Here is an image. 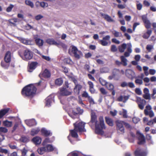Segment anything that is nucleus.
I'll use <instances>...</instances> for the list:
<instances>
[{"instance_id":"f257e3e1","label":"nucleus","mask_w":156,"mask_h":156,"mask_svg":"<svg viewBox=\"0 0 156 156\" xmlns=\"http://www.w3.org/2000/svg\"><path fill=\"white\" fill-rule=\"evenodd\" d=\"M39 86V82L30 84L24 87L22 89L21 93L24 96L33 97L36 94L37 87Z\"/></svg>"},{"instance_id":"f03ea898","label":"nucleus","mask_w":156,"mask_h":156,"mask_svg":"<svg viewBox=\"0 0 156 156\" xmlns=\"http://www.w3.org/2000/svg\"><path fill=\"white\" fill-rule=\"evenodd\" d=\"M100 122L95 124V131L98 134L103 135L104 132L103 129H105L103 117L100 116L99 118Z\"/></svg>"},{"instance_id":"7ed1b4c3","label":"nucleus","mask_w":156,"mask_h":156,"mask_svg":"<svg viewBox=\"0 0 156 156\" xmlns=\"http://www.w3.org/2000/svg\"><path fill=\"white\" fill-rule=\"evenodd\" d=\"M85 125V123L83 122H76L73 124L74 129L79 132H86Z\"/></svg>"},{"instance_id":"20e7f679","label":"nucleus","mask_w":156,"mask_h":156,"mask_svg":"<svg viewBox=\"0 0 156 156\" xmlns=\"http://www.w3.org/2000/svg\"><path fill=\"white\" fill-rule=\"evenodd\" d=\"M56 150V148L52 145L48 144L44 147L40 148V154H42L44 152H52Z\"/></svg>"},{"instance_id":"39448f33","label":"nucleus","mask_w":156,"mask_h":156,"mask_svg":"<svg viewBox=\"0 0 156 156\" xmlns=\"http://www.w3.org/2000/svg\"><path fill=\"white\" fill-rule=\"evenodd\" d=\"M71 52L73 55L74 57L77 59H79L83 55L82 52L78 50L76 47L74 46H72L71 52L69 49V54H71Z\"/></svg>"},{"instance_id":"423d86ee","label":"nucleus","mask_w":156,"mask_h":156,"mask_svg":"<svg viewBox=\"0 0 156 156\" xmlns=\"http://www.w3.org/2000/svg\"><path fill=\"white\" fill-rule=\"evenodd\" d=\"M33 54L32 52L28 49L25 50L23 53V56L21 57L24 60L28 61L31 59L33 57Z\"/></svg>"},{"instance_id":"0eeeda50","label":"nucleus","mask_w":156,"mask_h":156,"mask_svg":"<svg viewBox=\"0 0 156 156\" xmlns=\"http://www.w3.org/2000/svg\"><path fill=\"white\" fill-rule=\"evenodd\" d=\"M134 154L135 156H146L147 155V152L140 147L136 149Z\"/></svg>"},{"instance_id":"6e6552de","label":"nucleus","mask_w":156,"mask_h":156,"mask_svg":"<svg viewBox=\"0 0 156 156\" xmlns=\"http://www.w3.org/2000/svg\"><path fill=\"white\" fill-rule=\"evenodd\" d=\"M136 102L138 105L139 108L141 110L143 109L146 103V101L144 99H141L140 97H137Z\"/></svg>"},{"instance_id":"1a4fd4ad","label":"nucleus","mask_w":156,"mask_h":156,"mask_svg":"<svg viewBox=\"0 0 156 156\" xmlns=\"http://www.w3.org/2000/svg\"><path fill=\"white\" fill-rule=\"evenodd\" d=\"M121 62L118 60L115 61V64L119 66L122 64L124 66H126L127 65V60L123 55L121 56L120 57Z\"/></svg>"},{"instance_id":"9d476101","label":"nucleus","mask_w":156,"mask_h":156,"mask_svg":"<svg viewBox=\"0 0 156 156\" xmlns=\"http://www.w3.org/2000/svg\"><path fill=\"white\" fill-rule=\"evenodd\" d=\"M142 20L144 24V26L147 29L150 28L151 26V23L150 21L148 19L146 15H143L142 17Z\"/></svg>"},{"instance_id":"9b49d317","label":"nucleus","mask_w":156,"mask_h":156,"mask_svg":"<svg viewBox=\"0 0 156 156\" xmlns=\"http://www.w3.org/2000/svg\"><path fill=\"white\" fill-rule=\"evenodd\" d=\"M110 37L109 35H106L103 38L102 40H99L98 43L103 46H106L108 44L107 41L110 40Z\"/></svg>"},{"instance_id":"f8f14e48","label":"nucleus","mask_w":156,"mask_h":156,"mask_svg":"<svg viewBox=\"0 0 156 156\" xmlns=\"http://www.w3.org/2000/svg\"><path fill=\"white\" fill-rule=\"evenodd\" d=\"M72 92L68 90L66 88L62 87L60 89V94L62 96H67L71 95Z\"/></svg>"},{"instance_id":"ddd939ff","label":"nucleus","mask_w":156,"mask_h":156,"mask_svg":"<svg viewBox=\"0 0 156 156\" xmlns=\"http://www.w3.org/2000/svg\"><path fill=\"white\" fill-rule=\"evenodd\" d=\"M69 135L68 136V138L69 140L70 141L71 143L72 142L70 139V136H71L72 137L74 138H77L78 137V135L77 134V132H79L78 131H76L74 129H73L70 130L69 131Z\"/></svg>"},{"instance_id":"4468645a","label":"nucleus","mask_w":156,"mask_h":156,"mask_svg":"<svg viewBox=\"0 0 156 156\" xmlns=\"http://www.w3.org/2000/svg\"><path fill=\"white\" fill-rule=\"evenodd\" d=\"M25 122L28 126L30 127L35 126L37 124L36 121L34 119L25 120Z\"/></svg>"},{"instance_id":"2eb2a0df","label":"nucleus","mask_w":156,"mask_h":156,"mask_svg":"<svg viewBox=\"0 0 156 156\" xmlns=\"http://www.w3.org/2000/svg\"><path fill=\"white\" fill-rule=\"evenodd\" d=\"M123 124V121H118L116 122L117 129L118 130L120 131L122 133H123L125 132Z\"/></svg>"},{"instance_id":"dca6fc26","label":"nucleus","mask_w":156,"mask_h":156,"mask_svg":"<svg viewBox=\"0 0 156 156\" xmlns=\"http://www.w3.org/2000/svg\"><path fill=\"white\" fill-rule=\"evenodd\" d=\"M54 96L53 95H50L45 99V105L48 107L51 106V104L52 101H54Z\"/></svg>"},{"instance_id":"f3484780","label":"nucleus","mask_w":156,"mask_h":156,"mask_svg":"<svg viewBox=\"0 0 156 156\" xmlns=\"http://www.w3.org/2000/svg\"><path fill=\"white\" fill-rule=\"evenodd\" d=\"M91 119L90 122L92 123H95V125L98 122L97 116L96 113L93 111H91L90 114Z\"/></svg>"},{"instance_id":"a211bd4d","label":"nucleus","mask_w":156,"mask_h":156,"mask_svg":"<svg viewBox=\"0 0 156 156\" xmlns=\"http://www.w3.org/2000/svg\"><path fill=\"white\" fill-rule=\"evenodd\" d=\"M38 64L37 62H32L29 66L28 68V71L30 72H33L36 67Z\"/></svg>"},{"instance_id":"6ab92c4d","label":"nucleus","mask_w":156,"mask_h":156,"mask_svg":"<svg viewBox=\"0 0 156 156\" xmlns=\"http://www.w3.org/2000/svg\"><path fill=\"white\" fill-rule=\"evenodd\" d=\"M121 86L122 87H129L130 88H133L135 87L134 84L131 82L127 83L125 81L122 82L121 84Z\"/></svg>"},{"instance_id":"aec40b11","label":"nucleus","mask_w":156,"mask_h":156,"mask_svg":"<svg viewBox=\"0 0 156 156\" xmlns=\"http://www.w3.org/2000/svg\"><path fill=\"white\" fill-rule=\"evenodd\" d=\"M134 74V72L131 69H127L126 71V75L129 78H132Z\"/></svg>"},{"instance_id":"412c9836","label":"nucleus","mask_w":156,"mask_h":156,"mask_svg":"<svg viewBox=\"0 0 156 156\" xmlns=\"http://www.w3.org/2000/svg\"><path fill=\"white\" fill-rule=\"evenodd\" d=\"M107 88L109 90L112 91V95L114 96L115 94V91L114 90V86L111 83H108L106 85Z\"/></svg>"},{"instance_id":"4be33fe9","label":"nucleus","mask_w":156,"mask_h":156,"mask_svg":"<svg viewBox=\"0 0 156 156\" xmlns=\"http://www.w3.org/2000/svg\"><path fill=\"white\" fill-rule=\"evenodd\" d=\"M41 132L42 135L46 137L50 135L51 136L52 134L50 131L47 130L44 128H43L41 129Z\"/></svg>"},{"instance_id":"5701e85b","label":"nucleus","mask_w":156,"mask_h":156,"mask_svg":"<svg viewBox=\"0 0 156 156\" xmlns=\"http://www.w3.org/2000/svg\"><path fill=\"white\" fill-rule=\"evenodd\" d=\"M139 134L138 138L139 141L137 142V144L139 145L143 144L145 142V137L142 134L140 133Z\"/></svg>"},{"instance_id":"b1692460","label":"nucleus","mask_w":156,"mask_h":156,"mask_svg":"<svg viewBox=\"0 0 156 156\" xmlns=\"http://www.w3.org/2000/svg\"><path fill=\"white\" fill-rule=\"evenodd\" d=\"M101 16L104 18L105 20L108 22H114V20L111 18V17L107 14L102 13L101 14Z\"/></svg>"},{"instance_id":"393cba45","label":"nucleus","mask_w":156,"mask_h":156,"mask_svg":"<svg viewBox=\"0 0 156 156\" xmlns=\"http://www.w3.org/2000/svg\"><path fill=\"white\" fill-rule=\"evenodd\" d=\"M82 88V85L79 84H77L75 85V87L74 88V91L75 93L78 95L80 94V90H81Z\"/></svg>"},{"instance_id":"a878e982","label":"nucleus","mask_w":156,"mask_h":156,"mask_svg":"<svg viewBox=\"0 0 156 156\" xmlns=\"http://www.w3.org/2000/svg\"><path fill=\"white\" fill-rule=\"evenodd\" d=\"M112 74L115 77H119L121 76L120 70L117 69L115 68L113 69L112 71Z\"/></svg>"},{"instance_id":"bb28decb","label":"nucleus","mask_w":156,"mask_h":156,"mask_svg":"<svg viewBox=\"0 0 156 156\" xmlns=\"http://www.w3.org/2000/svg\"><path fill=\"white\" fill-rule=\"evenodd\" d=\"M42 76L45 78L50 77L51 75L50 72L47 69H45L42 73Z\"/></svg>"},{"instance_id":"cd10ccee","label":"nucleus","mask_w":156,"mask_h":156,"mask_svg":"<svg viewBox=\"0 0 156 156\" xmlns=\"http://www.w3.org/2000/svg\"><path fill=\"white\" fill-rule=\"evenodd\" d=\"M4 60L6 63L10 62L11 61V53L10 51L6 52L4 57Z\"/></svg>"},{"instance_id":"c85d7f7f","label":"nucleus","mask_w":156,"mask_h":156,"mask_svg":"<svg viewBox=\"0 0 156 156\" xmlns=\"http://www.w3.org/2000/svg\"><path fill=\"white\" fill-rule=\"evenodd\" d=\"M105 122L109 126H113V121L112 119L110 118L109 117H105Z\"/></svg>"},{"instance_id":"c756f323","label":"nucleus","mask_w":156,"mask_h":156,"mask_svg":"<svg viewBox=\"0 0 156 156\" xmlns=\"http://www.w3.org/2000/svg\"><path fill=\"white\" fill-rule=\"evenodd\" d=\"M129 97L128 96H124L121 95L117 98V101H122L125 103L128 99Z\"/></svg>"},{"instance_id":"7c9ffc66","label":"nucleus","mask_w":156,"mask_h":156,"mask_svg":"<svg viewBox=\"0 0 156 156\" xmlns=\"http://www.w3.org/2000/svg\"><path fill=\"white\" fill-rule=\"evenodd\" d=\"M17 38L19 41H21V42L22 43H23L25 44H30V41L27 40L24 38L20 37H17Z\"/></svg>"},{"instance_id":"2f4dec72","label":"nucleus","mask_w":156,"mask_h":156,"mask_svg":"<svg viewBox=\"0 0 156 156\" xmlns=\"http://www.w3.org/2000/svg\"><path fill=\"white\" fill-rule=\"evenodd\" d=\"M126 47L127 45L126 43H123L119 46L118 48L119 51L120 53L123 52L126 48Z\"/></svg>"},{"instance_id":"473e14b6","label":"nucleus","mask_w":156,"mask_h":156,"mask_svg":"<svg viewBox=\"0 0 156 156\" xmlns=\"http://www.w3.org/2000/svg\"><path fill=\"white\" fill-rule=\"evenodd\" d=\"M46 42L50 45H54L57 46L58 42L53 38H49L46 40Z\"/></svg>"},{"instance_id":"72a5a7b5","label":"nucleus","mask_w":156,"mask_h":156,"mask_svg":"<svg viewBox=\"0 0 156 156\" xmlns=\"http://www.w3.org/2000/svg\"><path fill=\"white\" fill-rule=\"evenodd\" d=\"M152 30H148L146 32L143 34L142 36L143 37L144 39H147L150 37V35L152 33Z\"/></svg>"},{"instance_id":"f704fd0d","label":"nucleus","mask_w":156,"mask_h":156,"mask_svg":"<svg viewBox=\"0 0 156 156\" xmlns=\"http://www.w3.org/2000/svg\"><path fill=\"white\" fill-rule=\"evenodd\" d=\"M63 83V80L62 78H60L56 79L55 81V85L58 86L61 85Z\"/></svg>"},{"instance_id":"c9c22d12","label":"nucleus","mask_w":156,"mask_h":156,"mask_svg":"<svg viewBox=\"0 0 156 156\" xmlns=\"http://www.w3.org/2000/svg\"><path fill=\"white\" fill-rule=\"evenodd\" d=\"M76 112L74 111H73V113L75 115H76L78 114H81L83 112V110L81 109L80 107H77L76 108Z\"/></svg>"},{"instance_id":"e433bc0d","label":"nucleus","mask_w":156,"mask_h":156,"mask_svg":"<svg viewBox=\"0 0 156 156\" xmlns=\"http://www.w3.org/2000/svg\"><path fill=\"white\" fill-rule=\"evenodd\" d=\"M144 113L146 115H149L150 118L154 116V113L152 110L148 111L147 110H144Z\"/></svg>"},{"instance_id":"4c0bfd02","label":"nucleus","mask_w":156,"mask_h":156,"mask_svg":"<svg viewBox=\"0 0 156 156\" xmlns=\"http://www.w3.org/2000/svg\"><path fill=\"white\" fill-rule=\"evenodd\" d=\"M132 52V50L130 47H129L127 49V51L124 53V57H128L129 56L130 54Z\"/></svg>"},{"instance_id":"58836bf2","label":"nucleus","mask_w":156,"mask_h":156,"mask_svg":"<svg viewBox=\"0 0 156 156\" xmlns=\"http://www.w3.org/2000/svg\"><path fill=\"white\" fill-rule=\"evenodd\" d=\"M9 110V108H7L0 111V118H2L4 115L8 112Z\"/></svg>"},{"instance_id":"ea45409f","label":"nucleus","mask_w":156,"mask_h":156,"mask_svg":"<svg viewBox=\"0 0 156 156\" xmlns=\"http://www.w3.org/2000/svg\"><path fill=\"white\" fill-rule=\"evenodd\" d=\"M53 141V140H51L50 138L48 137L45 138L42 143V145L44 146L47 143H52Z\"/></svg>"},{"instance_id":"a19ab883","label":"nucleus","mask_w":156,"mask_h":156,"mask_svg":"<svg viewBox=\"0 0 156 156\" xmlns=\"http://www.w3.org/2000/svg\"><path fill=\"white\" fill-rule=\"evenodd\" d=\"M20 140L23 143H27L29 141V137L28 136H22L20 138Z\"/></svg>"},{"instance_id":"79ce46f5","label":"nucleus","mask_w":156,"mask_h":156,"mask_svg":"<svg viewBox=\"0 0 156 156\" xmlns=\"http://www.w3.org/2000/svg\"><path fill=\"white\" fill-rule=\"evenodd\" d=\"M57 46L59 48H60L61 47L64 50H66L67 48V45L61 42L58 43Z\"/></svg>"},{"instance_id":"37998d69","label":"nucleus","mask_w":156,"mask_h":156,"mask_svg":"<svg viewBox=\"0 0 156 156\" xmlns=\"http://www.w3.org/2000/svg\"><path fill=\"white\" fill-rule=\"evenodd\" d=\"M32 141L36 145H39V136L34 137L32 140Z\"/></svg>"},{"instance_id":"c03bdc74","label":"nucleus","mask_w":156,"mask_h":156,"mask_svg":"<svg viewBox=\"0 0 156 156\" xmlns=\"http://www.w3.org/2000/svg\"><path fill=\"white\" fill-rule=\"evenodd\" d=\"M3 124L5 126L10 127L12 125V122L9 121L7 120L3 122Z\"/></svg>"},{"instance_id":"a18cd8bd","label":"nucleus","mask_w":156,"mask_h":156,"mask_svg":"<svg viewBox=\"0 0 156 156\" xmlns=\"http://www.w3.org/2000/svg\"><path fill=\"white\" fill-rule=\"evenodd\" d=\"M1 66L5 69H7L9 66V63H6L5 62H2Z\"/></svg>"},{"instance_id":"49530a36","label":"nucleus","mask_w":156,"mask_h":156,"mask_svg":"<svg viewBox=\"0 0 156 156\" xmlns=\"http://www.w3.org/2000/svg\"><path fill=\"white\" fill-rule=\"evenodd\" d=\"M39 132V129H33L31 131V135L32 136H34L35 135L37 134Z\"/></svg>"},{"instance_id":"de8ad7c7","label":"nucleus","mask_w":156,"mask_h":156,"mask_svg":"<svg viewBox=\"0 0 156 156\" xmlns=\"http://www.w3.org/2000/svg\"><path fill=\"white\" fill-rule=\"evenodd\" d=\"M99 81L101 84L102 86L105 85L106 86L108 83L101 78H99Z\"/></svg>"},{"instance_id":"09e8293b","label":"nucleus","mask_w":156,"mask_h":156,"mask_svg":"<svg viewBox=\"0 0 156 156\" xmlns=\"http://www.w3.org/2000/svg\"><path fill=\"white\" fill-rule=\"evenodd\" d=\"M25 4L33 8L34 7V4L30 0H26L25 1Z\"/></svg>"},{"instance_id":"8fccbe9b","label":"nucleus","mask_w":156,"mask_h":156,"mask_svg":"<svg viewBox=\"0 0 156 156\" xmlns=\"http://www.w3.org/2000/svg\"><path fill=\"white\" fill-rule=\"evenodd\" d=\"M34 37L36 44L39 46V37L36 35H34Z\"/></svg>"},{"instance_id":"3c124183","label":"nucleus","mask_w":156,"mask_h":156,"mask_svg":"<svg viewBox=\"0 0 156 156\" xmlns=\"http://www.w3.org/2000/svg\"><path fill=\"white\" fill-rule=\"evenodd\" d=\"M118 49L116 46L115 45H112L111 46V51L112 52H115L117 51Z\"/></svg>"},{"instance_id":"603ef678","label":"nucleus","mask_w":156,"mask_h":156,"mask_svg":"<svg viewBox=\"0 0 156 156\" xmlns=\"http://www.w3.org/2000/svg\"><path fill=\"white\" fill-rule=\"evenodd\" d=\"M153 46L151 44H147L146 47V49L149 52H150L151 51V50L153 49Z\"/></svg>"},{"instance_id":"864d4df0","label":"nucleus","mask_w":156,"mask_h":156,"mask_svg":"<svg viewBox=\"0 0 156 156\" xmlns=\"http://www.w3.org/2000/svg\"><path fill=\"white\" fill-rule=\"evenodd\" d=\"M114 36L115 37H121L122 35V34L120 32H118L116 31H115L114 33H112Z\"/></svg>"},{"instance_id":"5fc2aeb1","label":"nucleus","mask_w":156,"mask_h":156,"mask_svg":"<svg viewBox=\"0 0 156 156\" xmlns=\"http://www.w3.org/2000/svg\"><path fill=\"white\" fill-rule=\"evenodd\" d=\"M8 129L4 127H0V132L3 133H6L8 132Z\"/></svg>"},{"instance_id":"6e6d98bb","label":"nucleus","mask_w":156,"mask_h":156,"mask_svg":"<svg viewBox=\"0 0 156 156\" xmlns=\"http://www.w3.org/2000/svg\"><path fill=\"white\" fill-rule=\"evenodd\" d=\"M143 97L146 100H150L151 99L150 95L149 93L144 94L143 95Z\"/></svg>"},{"instance_id":"4d7b16f0","label":"nucleus","mask_w":156,"mask_h":156,"mask_svg":"<svg viewBox=\"0 0 156 156\" xmlns=\"http://www.w3.org/2000/svg\"><path fill=\"white\" fill-rule=\"evenodd\" d=\"M22 155L21 156H26L27 153V151L24 148L23 149L21 150Z\"/></svg>"},{"instance_id":"13d9d810","label":"nucleus","mask_w":156,"mask_h":156,"mask_svg":"<svg viewBox=\"0 0 156 156\" xmlns=\"http://www.w3.org/2000/svg\"><path fill=\"white\" fill-rule=\"evenodd\" d=\"M14 7V5L12 4H10L9 6H8L6 9V11L7 12H11Z\"/></svg>"},{"instance_id":"bf43d9fd","label":"nucleus","mask_w":156,"mask_h":156,"mask_svg":"<svg viewBox=\"0 0 156 156\" xmlns=\"http://www.w3.org/2000/svg\"><path fill=\"white\" fill-rule=\"evenodd\" d=\"M40 5L41 7L44 8L47 7L48 6V4L44 2H42L40 3Z\"/></svg>"},{"instance_id":"052dcab7","label":"nucleus","mask_w":156,"mask_h":156,"mask_svg":"<svg viewBox=\"0 0 156 156\" xmlns=\"http://www.w3.org/2000/svg\"><path fill=\"white\" fill-rule=\"evenodd\" d=\"M88 100L89 101L90 104L94 105L95 104V103L93 99L91 97H89Z\"/></svg>"},{"instance_id":"680f3d73","label":"nucleus","mask_w":156,"mask_h":156,"mask_svg":"<svg viewBox=\"0 0 156 156\" xmlns=\"http://www.w3.org/2000/svg\"><path fill=\"white\" fill-rule=\"evenodd\" d=\"M82 96L83 97L85 98H88L90 96H89L88 93L86 91H84L83 93L82 94Z\"/></svg>"},{"instance_id":"e2e57ef3","label":"nucleus","mask_w":156,"mask_h":156,"mask_svg":"<svg viewBox=\"0 0 156 156\" xmlns=\"http://www.w3.org/2000/svg\"><path fill=\"white\" fill-rule=\"evenodd\" d=\"M100 91L103 95H105L107 94V92L104 88H101L100 89Z\"/></svg>"},{"instance_id":"0e129e2a","label":"nucleus","mask_w":156,"mask_h":156,"mask_svg":"<svg viewBox=\"0 0 156 156\" xmlns=\"http://www.w3.org/2000/svg\"><path fill=\"white\" fill-rule=\"evenodd\" d=\"M135 83L136 84L141 85L143 83V81L141 79H137L135 80Z\"/></svg>"},{"instance_id":"69168bd1","label":"nucleus","mask_w":156,"mask_h":156,"mask_svg":"<svg viewBox=\"0 0 156 156\" xmlns=\"http://www.w3.org/2000/svg\"><path fill=\"white\" fill-rule=\"evenodd\" d=\"M135 92L138 95H141L142 94V92L140 89L139 88H136L135 90Z\"/></svg>"},{"instance_id":"338daca9","label":"nucleus","mask_w":156,"mask_h":156,"mask_svg":"<svg viewBox=\"0 0 156 156\" xmlns=\"http://www.w3.org/2000/svg\"><path fill=\"white\" fill-rule=\"evenodd\" d=\"M64 61L65 62L69 64L70 63L72 62V60L70 58H67L64 59Z\"/></svg>"},{"instance_id":"774afa93","label":"nucleus","mask_w":156,"mask_h":156,"mask_svg":"<svg viewBox=\"0 0 156 156\" xmlns=\"http://www.w3.org/2000/svg\"><path fill=\"white\" fill-rule=\"evenodd\" d=\"M112 43H115L116 44H120V41L117 40L116 38H114L112 39Z\"/></svg>"}]
</instances>
